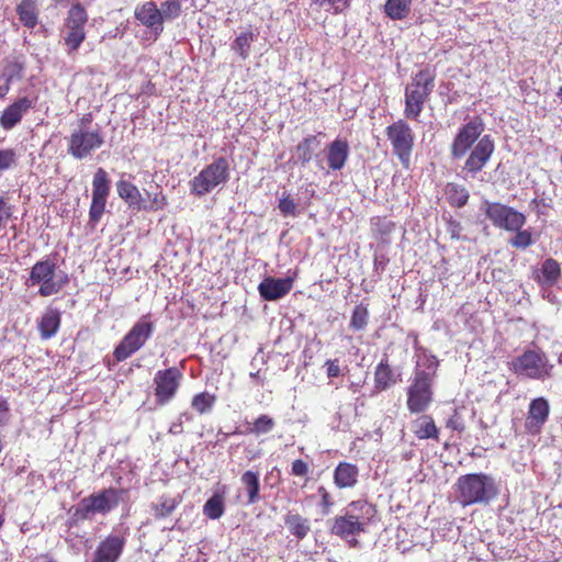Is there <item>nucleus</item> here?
<instances>
[{"label":"nucleus","instance_id":"obj_1","mask_svg":"<svg viewBox=\"0 0 562 562\" xmlns=\"http://www.w3.org/2000/svg\"><path fill=\"white\" fill-rule=\"evenodd\" d=\"M483 131L484 124L482 120L474 117L459 130L452 142L451 156L453 159L464 157L474 145L462 168L464 179L475 178L486 166L494 153V139L488 134L481 137Z\"/></svg>","mask_w":562,"mask_h":562},{"label":"nucleus","instance_id":"obj_2","mask_svg":"<svg viewBox=\"0 0 562 562\" xmlns=\"http://www.w3.org/2000/svg\"><path fill=\"white\" fill-rule=\"evenodd\" d=\"M439 360L427 349L416 350V366L407 389V408L413 414L424 413L434 400L432 386L437 376Z\"/></svg>","mask_w":562,"mask_h":562},{"label":"nucleus","instance_id":"obj_3","mask_svg":"<svg viewBox=\"0 0 562 562\" xmlns=\"http://www.w3.org/2000/svg\"><path fill=\"white\" fill-rule=\"evenodd\" d=\"M498 494L495 480L484 473L461 475L456 483V498L462 506L488 504Z\"/></svg>","mask_w":562,"mask_h":562},{"label":"nucleus","instance_id":"obj_4","mask_svg":"<svg viewBox=\"0 0 562 562\" xmlns=\"http://www.w3.org/2000/svg\"><path fill=\"white\" fill-rule=\"evenodd\" d=\"M372 515L373 508L371 505L362 501L352 502L341 514L334 517L330 533L340 539L359 536L366 531Z\"/></svg>","mask_w":562,"mask_h":562},{"label":"nucleus","instance_id":"obj_5","mask_svg":"<svg viewBox=\"0 0 562 562\" xmlns=\"http://www.w3.org/2000/svg\"><path fill=\"white\" fill-rule=\"evenodd\" d=\"M435 88V74L428 68L418 71L405 87L404 115L408 120L418 121L424 104Z\"/></svg>","mask_w":562,"mask_h":562},{"label":"nucleus","instance_id":"obj_6","mask_svg":"<svg viewBox=\"0 0 562 562\" xmlns=\"http://www.w3.org/2000/svg\"><path fill=\"white\" fill-rule=\"evenodd\" d=\"M509 369L519 376L544 381L551 378L553 364L541 349H528L509 362Z\"/></svg>","mask_w":562,"mask_h":562},{"label":"nucleus","instance_id":"obj_7","mask_svg":"<svg viewBox=\"0 0 562 562\" xmlns=\"http://www.w3.org/2000/svg\"><path fill=\"white\" fill-rule=\"evenodd\" d=\"M122 494V490L110 487L83 497L76 505L74 517L77 520H90L97 514L104 516L119 506Z\"/></svg>","mask_w":562,"mask_h":562},{"label":"nucleus","instance_id":"obj_8","mask_svg":"<svg viewBox=\"0 0 562 562\" xmlns=\"http://www.w3.org/2000/svg\"><path fill=\"white\" fill-rule=\"evenodd\" d=\"M228 180V160L225 157H218L190 180V192L195 196H203L216 187L224 186Z\"/></svg>","mask_w":562,"mask_h":562},{"label":"nucleus","instance_id":"obj_9","mask_svg":"<svg viewBox=\"0 0 562 562\" xmlns=\"http://www.w3.org/2000/svg\"><path fill=\"white\" fill-rule=\"evenodd\" d=\"M56 269V263L49 259L37 261L31 269L26 284H40L41 296L57 294L67 284L68 277L65 273H57Z\"/></svg>","mask_w":562,"mask_h":562},{"label":"nucleus","instance_id":"obj_10","mask_svg":"<svg viewBox=\"0 0 562 562\" xmlns=\"http://www.w3.org/2000/svg\"><path fill=\"white\" fill-rule=\"evenodd\" d=\"M155 324L149 315L142 316L115 347L113 356L116 361H124L138 351L151 337Z\"/></svg>","mask_w":562,"mask_h":562},{"label":"nucleus","instance_id":"obj_11","mask_svg":"<svg viewBox=\"0 0 562 562\" xmlns=\"http://www.w3.org/2000/svg\"><path fill=\"white\" fill-rule=\"evenodd\" d=\"M67 151L75 159H85L104 144L102 128L95 124L93 130H74L67 138Z\"/></svg>","mask_w":562,"mask_h":562},{"label":"nucleus","instance_id":"obj_12","mask_svg":"<svg viewBox=\"0 0 562 562\" xmlns=\"http://www.w3.org/2000/svg\"><path fill=\"white\" fill-rule=\"evenodd\" d=\"M88 13L80 3L72 4L67 13L61 36L69 55L76 53L86 38Z\"/></svg>","mask_w":562,"mask_h":562},{"label":"nucleus","instance_id":"obj_13","mask_svg":"<svg viewBox=\"0 0 562 562\" xmlns=\"http://www.w3.org/2000/svg\"><path fill=\"white\" fill-rule=\"evenodd\" d=\"M385 134L392 145L394 155L407 167L415 142L413 130L404 120H397L386 127Z\"/></svg>","mask_w":562,"mask_h":562},{"label":"nucleus","instance_id":"obj_14","mask_svg":"<svg viewBox=\"0 0 562 562\" xmlns=\"http://www.w3.org/2000/svg\"><path fill=\"white\" fill-rule=\"evenodd\" d=\"M484 213L494 226L506 231H519L526 224V216L510 206L496 202H484Z\"/></svg>","mask_w":562,"mask_h":562},{"label":"nucleus","instance_id":"obj_15","mask_svg":"<svg viewBox=\"0 0 562 562\" xmlns=\"http://www.w3.org/2000/svg\"><path fill=\"white\" fill-rule=\"evenodd\" d=\"M111 190V181L103 168H98L92 180V201L89 210V220L97 224L101 220L108 196Z\"/></svg>","mask_w":562,"mask_h":562},{"label":"nucleus","instance_id":"obj_16","mask_svg":"<svg viewBox=\"0 0 562 562\" xmlns=\"http://www.w3.org/2000/svg\"><path fill=\"white\" fill-rule=\"evenodd\" d=\"M128 528L115 529L98 546L92 562H116L126 543Z\"/></svg>","mask_w":562,"mask_h":562},{"label":"nucleus","instance_id":"obj_17","mask_svg":"<svg viewBox=\"0 0 562 562\" xmlns=\"http://www.w3.org/2000/svg\"><path fill=\"white\" fill-rule=\"evenodd\" d=\"M182 373L176 367L159 370L155 374V395L159 404H166L176 395Z\"/></svg>","mask_w":562,"mask_h":562},{"label":"nucleus","instance_id":"obj_18","mask_svg":"<svg viewBox=\"0 0 562 562\" xmlns=\"http://www.w3.org/2000/svg\"><path fill=\"white\" fill-rule=\"evenodd\" d=\"M550 414V404L547 398L540 396L533 398L528 407V413L525 422L526 430L531 435H537L541 431L547 423Z\"/></svg>","mask_w":562,"mask_h":562},{"label":"nucleus","instance_id":"obj_19","mask_svg":"<svg viewBox=\"0 0 562 562\" xmlns=\"http://www.w3.org/2000/svg\"><path fill=\"white\" fill-rule=\"evenodd\" d=\"M135 19L149 29L156 36L164 31V21L159 9L154 1H147L135 8Z\"/></svg>","mask_w":562,"mask_h":562},{"label":"nucleus","instance_id":"obj_20","mask_svg":"<svg viewBox=\"0 0 562 562\" xmlns=\"http://www.w3.org/2000/svg\"><path fill=\"white\" fill-rule=\"evenodd\" d=\"M33 100L27 97L19 98L7 106L0 116V125L3 130L10 131L18 125L23 116L33 108Z\"/></svg>","mask_w":562,"mask_h":562},{"label":"nucleus","instance_id":"obj_21","mask_svg":"<svg viewBox=\"0 0 562 562\" xmlns=\"http://www.w3.org/2000/svg\"><path fill=\"white\" fill-rule=\"evenodd\" d=\"M291 289L292 280L289 278L276 279L268 277L263 279L258 286L260 295L267 301L279 300L286 295Z\"/></svg>","mask_w":562,"mask_h":562},{"label":"nucleus","instance_id":"obj_22","mask_svg":"<svg viewBox=\"0 0 562 562\" xmlns=\"http://www.w3.org/2000/svg\"><path fill=\"white\" fill-rule=\"evenodd\" d=\"M561 274L560 263L553 258H547L536 272L535 280L542 289H549L559 282Z\"/></svg>","mask_w":562,"mask_h":562},{"label":"nucleus","instance_id":"obj_23","mask_svg":"<svg viewBox=\"0 0 562 562\" xmlns=\"http://www.w3.org/2000/svg\"><path fill=\"white\" fill-rule=\"evenodd\" d=\"M358 467L349 462H340L334 471V483L339 488L353 487L358 482Z\"/></svg>","mask_w":562,"mask_h":562},{"label":"nucleus","instance_id":"obj_24","mask_svg":"<svg viewBox=\"0 0 562 562\" xmlns=\"http://www.w3.org/2000/svg\"><path fill=\"white\" fill-rule=\"evenodd\" d=\"M23 64L18 60L7 63L0 72V98L3 99L10 91L11 83L22 79Z\"/></svg>","mask_w":562,"mask_h":562},{"label":"nucleus","instance_id":"obj_25","mask_svg":"<svg viewBox=\"0 0 562 562\" xmlns=\"http://www.w3.org/2000/svg\"><path fill=\"white\" fill-rule=\"evenodd\" d=\"M15 12L23 26L32 30L38 24L40 5L36 0H21Z\"/></svg>","mask_w":562,"mask_h":562},{"label":"nucleus","instance_id":"obj_26","mask_svg":"<svg viewBox=\"0 0 562 562\" xmlns=\"http://www.w3.org/2000/svg\"><path fill=\"white\" fill-rule=\"evenodd\" d=\"M116 190L119 196L124 200L130 207L140 211L145 207V201L138 188L130 181L120 180L116 182Z\"/></svg>","mask_w":562,"mask_h":562},{"label":"nucleus","instance_id":"obj_27","mask_svg":"<svg viewBox=\"0 0 562 562\" xmlns=\"http://www.w3.org/2000/svg\"><path fill=\"white\" fill-rule=\"evenodd\" d=\"M349 148L345 140L336 139L328 146L327 161L333 170H340L348 158Z\"/></svg>","mask_w":562,"mask_h":562},{"label":"nucleus","instance_id":"obj_28","mask_svg":"<svg viewBox=\"0 0 562 562\" xmlns=\"http://www.w3.org/2000/svg\"><path fill=\"white\" fill-rule=\"evenodd\" d=\"M60 326V313L56 308L45 311L38 323L40 335L43 339L54 337Z\"/></svg>","mask_w":562,"mask_h":562},{"label":"nucleus","instance_id":"obj_29","mask_svg":"<svg viewBox=\"0 0 562 562\" xmlns=\"http://www.w3.org/2000/svg\"><path fill=\"white\" fill-rule=\"evenodd\" d=\"M284 525L297 540H303L311 531L310 520L297 513L289 512L284 516Z\"/></svg>","mask_w":562,"mask_h":562},{"label":"nucleus","instance_id":"obj_30","mask_svg":"<svg viewBox=\"0 0 562 562\" xmlns=\"http://www.w3.org/2000/svg\"><path fill=\"white\" fill-rule=\"evenodd\" d=\"M319 146L317 137L310 135L296 145L294 157L302 166H305L313 159L314 153L319 149Z\"/></svg>","mask_w":562,"mask_h":562},{"label":"nucleus","instance_id":"obj_31","mask_svg":"<svg viewBox=\"0 0 562 562\" xmlns=\"http://www.w3.org/2000/svg\"><path fill=\"white\" fill-rule=\"evenodd\" d=\"M413 432L419 439L438 440L439 430L429 415H422L413 423Z\"/></svg>","mask_w":562,"mask_h":562},{"label":"nucleus","instance_id":"obj_32","mask_svg":"<svg viewBox=\"0 0 562 562\" xmlns=\"http://www.w3.org/2000/svg\"><path fill=\"white\" fill-rule=\"evenodd\" d=\"M396 383L394 373L387 360H381L374 371V387L376 391H384Z\"/></svg>","mask_w":562,"mask_h":562},{"label":"nucleus","instance_id":"obj_33","mask_svg":"<svg viewBox=\"0 0 562 562\" xmlns=\"http://www.w3.org/2000/svg\"><path fill=\"white\" fill-rule=\"evenodd\" d=\"M412 0H386L384 13L391 20H404L411 12Z\"/></svg>","mask_w":562,"mask_h":562},{"label":"nucleus","instance_id":"obj_34","mask_svg":"<svg viewBox=\"0 0 562 562\" xmlns=\"http://www.w3.org/2000/svg\"><path fill=\"white\" fill-rule=\"evenodd\" d=\"M240 481L248 494V504H255L259 499V474L254 471H246Z\"/></svg>","mask_w":562,"mask_h":562},{"label":"nucleus","instance_id":"obj_35","mask_svg":"<svg viewBox=\"0 0 562 562\" xmlns=\"http://www.w3.org/2000/svg\"><path fill=\"white\" fill-rule=\"evenodd\" d=\"M256 37V34L250 31L243 32L232 43V49L237 53L241 59L245 60L249 57L250 47Z\"/></svg>","mask_w":562,"mask_h":562},{"label":"nucleus","instance_id":"obj_36","mask_svg":"<svg viewBox=\"0 0 562 562\" xmlns=\"http://www.w3.org/2000/svg\"><path fill=\"white\" fill-rule=\"evenodd\" d=\"M446 193L452 206L462 207L468 203L469 191L461 184L448 183Z\"/></svg>","mask_w":562,"mask_h":562},{"label":"nucleus","instance_id":"obj_37","mask_svg":"<svg viewBox=\"0 0 562 562\" xmlns=\"http://www.w3.org/2000/svg\"><path fill=\"white\" fill-rule=\"evenodd\" d=\"M203 513L210 519H218L224 514V497L215 493L203 506Z\"/></svg>","mask_w":562,"mask_h":562},{"label":"nucleus","instance_id":"obj_38","mask_svg":"<svg viewBox=\"0 0 562 562\" xmlns=\"http://www.w3.org/2000/svg\"><path fill=\"white\" fill-rule=\"evenodd\" d=\"M159 12L162 21H172L180 16L182 4L180 0H166L160 3Z\"/></svg>","mask_w":562,"mask_h":562},{"label":"nucleus","instance_id":"obj_39","mask_svg":"<svg viewBox=\"0 0 562 562\" xmlns=\"http://www.w3.org/2000/svg\"><path fill=\"white\" fill-rule=\"evenodd\" d=\"M214 403V395L207 392H202L193 396L191 405L200 414H205L212 411Z\"/></svg>","mask_w":562,"mask_h":562},{"label":"nucleus","instance_id":"obj_40","mask_svg":"<svg viewBox=\"0 0 562 562\" xmlns=\"http://www.w3.org/2000/svg\"><path fill=\"white\" fill-rule=\"evenodd\" d=\"M178 506L176 498H161L159 503L153 505L154 515L157 518L169 516Z\"/></svg>","mask_w":562,"mask_h":562},{"label":"nucleus","instance_id":"obj_41","mask_svg":"<svg viewBox=\"0 0 562 562\" xmlns=\"http://www.w3.org/2000/svg\"><path fill=\"white\" fill-rule=\"evenodd\" d=\"M278 209L283 216L295 217L299 215L297 204L289 193H283L279 200Z\"/></svg>","mask_w":562,"mask_h":562},{"label":"nucleus","instance_id":"obj_42","mask_svg":"<svg viewBox=\"0 0 562 562\" xmlns=\"http://www.w3.org/2000/svg\"><path fill=\"white\" fill-rule=\"evenodd\" d=\"M368 316V310L362 305H357L352 312L350 327L355 330L363 329L367 326Z\"/></svg>","mask_w":562,"mask_h":562},{"label":"nucleus","instance_id":"obj_43","mask_svg":"<svg viewBox=\"0 0 562 562\" xmlns=\"http://www.w3.org/2000/svg\"><path fill=\"white\" fill-rule=\"evenodd\" d=\"M274 427V420L268 415H260L252 425L250 431L256 435H265L270 432Z\"/></svg>","mask_w":562,"mask_h":562},{"label":"nucleus","instance_id":"obj_44","mask_svg":"<svg viewBox=\"0 0 562 562\" xmlns=\"http://www.w3.org/2000/svg\"><path fill=\"white\" fill-rule=\"evenodd\" d=\"M149 203H145V207H142L144 211H159L162 210L167 205V198L161 191H157L155 193L147 192Z\"/></svg>","mask_w":562,"mask_h":562},{"label":"nucleus","instance_id":"obj_45","mask_svg":"<svg viewBox=\"0 0 562 562\" xmlns=\"http://www.w3.org/2000/svg\"><path fill=\"white\" fill-rule=\"evenodd\" d=\"M516 235L509 240V244L518 249H525L533 244L531 233L527 229L515 231Z\"/></svg>","mask_w":562,"mask_h":562},{"label":"nucleus","instance_id":"obj_46","mask_svg":"<svg viewBox=\"0 0 562 562\" xmlns=\"http://www.w3.org/2000/svg\"><path fill=\"white\" fill-rule=\"evenodd\" d=\"M16 153L11 149H0V171H5L16 165Z\"/></svg>","mask_w":562,"mask_h":562},{"label":"nucleus","instance_id":"obj_47","mask_svg":"<svg viewBox=\"0 0 562 562\" xmlns=\"http://www.w3.org/2000/svg\"><path fill=\"white\" fill-rule=\"evenodd\" d=\"M373 226L374 231L380 234L383 239L394 229V223L379 217L373 220Z\"/></svg>","mask_w":562,"mask_h":562},{"label":"nucleus","instance_id":"obj_48","mask_svg":"<svg viewBox=\"0 0 562 562\" xmlns=\"http://www.w3.org/2000/svg\"><path fill=\"white\" fill-rule=\"evenodd\" d=\"M315 3H318L321 7H327L326 10L334 9L335 13L341 12L345 8L349 5V0H313Z\"/></svg>","mask_w":562,"mask_h":562},{"label":"nucleus","instance_id":"obj_49","mask_svg":"<svg viewBox=\"0 0 562 562\" xmlns=\"http://www.w3.org/2000/svg\"><path fill=\"white\" fill-rule=\"evenodd\" d=\"M317 494L319 495L321 497V507L323 508V514L324 515H327L329 514L333 505H334V502L331 499V496L330 494L328 493V491L324 487V486H319L317 488Z\"/></svg>","mask_w":562,"mask_h":562},{"label":"nucleus","instance_id":"obj_50","mask_svg":"<svg viewBox=\"0 0 562 562\" xmlns=\"http://www.w3.org/2000/svg\"><path fill=\"white\" fill-rule=\"evenodd\" d=\"M326 374L328 378H337L341 374L342 370L338 359H328L325 361Z\"/></svg>","mask_w":562,"mask_h":562},{"label":"nucleus","instance_id":"obj_51","mask_svg":"<svg viewBox=\"0 0 562 562\" xmlns=\"http://www.w3.org/2000/svg\"><path fill=\"white\" fill-rule=\"evenodd\" d=\"M291 473L295 476H306L308 473V465L305 461L297 459L292 462Z\"/></svg>","mask_w":562,"mask_h":562},{"label":"nucleus","instance_id":"obj_52","mask_svg":"<svg viewBox=\"0 0 562 562\" xmlns=\"http://www.w3.org/2000/svg\"><path fill=\"white\" fill-rule=\"evenodd\" d=\"M10 406L7 400L0 397V427L5 426L10 422Z\"/></svg>","mask_w":562,"mask_h":562},{"label":"nucleus","instance_id":"obj_53","mask_svg":"<svg viewBox=\"0 0 562 562\" xmlns=\"http://www.w3.org/2000/svg\"><path fill=\"white\" fill-rule=\"evenodd\" d=\"M447 428L457 430V431H463L464 430V423L459 415V413L454 412L453 415L447 420L446 424Z\"/></svg>","mask_w":562,"mask_h":562},{"label":"nucleus","instance_id":"obj_54","mask_svg":"<svg viewBox=\"0 0 562 562\" xmlns=\"http://www.w3.org/2000/svg\"><path fill=\"white\" fill-rule=\"evenodd\" d=\"M462 226L460 222L456 220H449L447 222V233L450 235L452 239H459L461 236Z\"/></svg>","mask_w":562,"mask_h":562},{"label":"nucleus","instance_id":"obj_55","mask_svg":"<svg viewBox=\"0 0 562 562\" xmlns=\"http://www.w3.org/2000/svg\"><path fill=\"white\" fill-rule=\"evenodd\" d=\"M92 114L88 113L85 114L78 123V126L75 130H93L94 126H92Z\"/></svg>","mask_w":562,"mask_h":562},{"label":"nucleus","instance_id":"obj_56","mask_svg":"<svg viewBox=\"0 0 562 562\" xmlns=\"http://www.w3.org/2000/svg\"><path fill=\"white\" fill-rule=\"evenodd\" d=\"M182 424L179 419L173 423L170 428H169V432L172 434V435H179L183 431L182 429Z\"/></svg>","mask_w":562,"mask_h":562},{"label":"nucleus","instance_id":"obj_57","mask_svg":"<svg viewBox=\"0 0 562 562\" xmlns=\"http://www.w3.org/2000/svg\"><path fill=\"white\" fill-rule=\"evenodd\" d=\"M344 540L348 543L349 548H358L360 546L357 536H350V538Z\"/></svg>","mask_w":562,"mask_h":562},{"label":"nucleus","instance_id":"obj_58","mask_svg":"<svg viewBox=\"0 0 562 562\" xmlns=\"http://www.w3.org/2000/svg\"><path fill=\"white\" fill-rule=\"evenodd\" d=\"M181 423L191 422L193 419V416L191 413L184 412L179 415L178 418Z\"/></svg>","mask_w":562,"mask_h":562},{"label":"nucleus","instance_id":"obj_59","mask_svg":"<svg viewBox=\"0 0 562 562\" xmlns=\"http://www.w3.org/2000/svg\"><path fill=\"white\" fill-rule=\"evenodd\" d=\"M384 258H381L379 259V257H375L374 259V267L375 269L378 270L379 268H381L382 270L384 269Z\"/></svg>","mask_w":562,"mask_h":562},{"label":"nucleus","instance_id":"obj_60","mask_svg":"<svg viewBox=\"0 0 562 562\" xmlns=\"http://www.w3.org/2000/svg\"><path fill=\"white\" fill-rule=\"evenodd\" d=\"M558 97L562 101V87L558 91Z\"/></svg>","mask_w":562,"mask_h":562}]
</instances>
